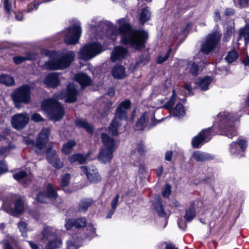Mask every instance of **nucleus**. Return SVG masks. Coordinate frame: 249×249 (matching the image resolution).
Masks as SVG:
<instances>
[{
    "label": "nucleus",
    "mask_w": 249,
    "mask_h": 249,
    "mask_svg": "<svg viewBox=\"0 0 249 249\" xmlns=\"http://www.w3.org/2000/svg\"><path fill=\"white\" fill-rule=\"evenodd\" d=\"M90 24V32L94 34V37L98 39L103 38L102 33L104 31H98L104 26L107 28L106 36L112 40H115L117 34H120L121 36V42L122 44L128 45L137 50H141L145 47V43L148 38L147 32L142 29H136L131 28L126 18H123L117 20L119 24V28L110 21H106L105 22H95L92 21Z\"/></svg>",
    "instance_id": "1"
},
{
    "label": "nucleus",
    "mask_w": 249,
    "mask_h": 249,
    "mask_svg": "<svg viewBox=\"0 0 249 249\" xmlns=\"http://www.w3.org/2000/svg\"><path fill=\"white\" fill-rule=\"evenodd\" d=\"M237 118L228 112H222L217 115V119L214 123L213 129L214 133L225 135L232 138L236 135V131L232 123Z\"/></svg>",
    "instance_id": "2"
},
{
    "label": "nucleus",
    "mask_w": 249,
    "mask_h": 249,
    "mask_svg": "<svg viewBox=\"0 0 249 249\" xmlns=\"http://www.w3.org/2000/svg\"><path fill=\"white\" fill-rule=\"evenodd\" d=\"M72 51H64L61 53L52 52L50 60L46 62L43 68L49 70H63L68 68L75 58Z\"/></svg>",
    "instance_id": "3"
},
{
    "label": "nucleus",
    "mask_w": 249,
    "mask_h": 249,
    "mask_svg": "<svg viewBox=\"0 0 249 249\" xmlns=\"http://www.w3.org/2000/svg\"><path fill=\"white\" fill-rule=\"evenodd\" d=\"M130 105V102L128 100H126L122 102L117 108L115 117L107 130L108 132L111 135H118V130L121 125V121L127 120V111Z\"/></svg>",
    "instance_id": "4"
},
{
    "label": "nucleus",
    "mask_w": 249,
    "mask_h": 249,
    "mask_svg": "<svg viewBox=\"0 0 249 249\" xmlns=\"http://www.w3.org/2000/svg\"><path fill=\"white\" fill-rule=\"evenodd\" d=\"M41 108L47 116L54 121L59 120L64 115L63 107L54 99L44 100L41 104Z\"/></svg>",
    "instance_id": "5"
},
{
    "label": "nucleus",
    "mask_w": 249,
    "mask_h": 249,
    "mask_svg": "<svg viewBox=\"0 0 249 249\" xmlns=\"http://www.w3.org/2000/svg\"><path fill=\"white\" fill-rule=\"evenodd\" d=\"M32 88L28 84H24L16 88L11 95L15 106L20 108L21 104H28L31 101Z\"/></svg>",
    "instance_id": "6"
},
{
    "label": "nucleus",
    "mask_w": 249,
    "mask_h": 249,
    "mask_svg": "<svg viewBox=\"0 0 249 249\" xmlns=\"http://www.w3.org/2000/svg\"><path fill=\"white\" fill-rule=\"evenodd\" d=\"M101 138L104 147L100 151L98 159L101 162L106 164L110 162L113 158L115 143L114 139L106 133H102Z\"/></svg>",
    "instance_id": "7"
},
{
    "label": "nucleus",
    "mask_w": 249,
    "mask_h": 249,
    "mask_svg": "<svg viewBox=\"0 0 249 249\" xmlns=\"http://www.w3.org/2000/svg\"><path fill=\"white\" fill-rule=\"evenodd\" d=\"M96 229L93 225L89 224L86 227V231L81 234L75 233L73 234L69 240L66 243V249H78L80 246V243L82 240L88 239L90 240L96 237Z\"/></svg>",
    "instance_id": "8"
},
{
    "label": "nucleus",
    "mask_w": 249,
    "mask_h": 249,
    "mask_svg": "<svg viewBox=\"0 0 249 249\" xmlns=\"http://www.w3.org/2000/svg\"><path fill=\"white\" fill-rule=\"evenodd\" d=\"M43 241H48L45 249H55L60 248L62 245L61 239L57 236L55 230L52 227H46L42 232Z\"/></svg>",
    "instance_id": "9"
},
{
    "label": "nucleus",
    "mask_w": 249,
    "mask_h": 249,
    "mask_svg": "<svg viewBox=\"0 0 249 249\" xmlns=\"http://www.w3.org/2000/svg\"><path fill=\"white\" fill-rule=\"evenodd\" d=\"M104 50L103 47L97 42L89 43L83 46L79 52V58L89 60L100 54Z\"/></svg>",
    "instance_id": "10"
},
{
    "label": "nucleus",
    "mask_w": 249,
    "mask_h": 249,
    "mask_svg": "<svg viewBox=\"0 0 249 249\" xmlns=\"http://www.w3.org/2000/svg\"><path fill=\"white\" fill-rule=\"evenodd\" d=\"M82 33L79 22L73 24L61 33L64 36V41L67 45L75 44L78 42Z\"/></svg>",
    "instance_id": "11"
},
{
    "label": "nucleus",
    "mask_w": 249,
    "mask_h": 249,
    "mask_svg": "<svg viewBox=\"0 0 249 249\" xmlns=\"http://www.w3.org/2000/svg\"><path fill=\"white\" fill-rule=\"evenodd\" d=\"M221 36V34L217 31L213 32L207 35L205 41L201 44V52L208 54L213 51L220 42Z\"/></svg>",
    "instance_id": "12"
},
{
    "label": "nucleus",
    "mask_w": 249,
    "mask_h": 249,
    "mask_svg": "<svg viewBox=\"0 0 249 249\" xmlns=\"http://www.w3.org/2000/svg\"><path fill=\"white\" fill-rule=\"evenodd\" d=\"M48 199L52 200L57 199L59 204L62 203V199L58 197L56 190L52 184L49 183L44 191L40 192L36 196V200L40 203H46Z\"/></svg>",
    "instance_id": "13"
},
{
    "label": "nucleus",
    "mask_w": 249,
    "mask_h": 249,
    "mask_svg": "<svg viewBox=\"0 0 249 249\" xmlns=\"http://www.w3.org/2000/svg\"><path fill=\"white\" fill-rule=\"evenodd\" d=\"M51 131L49 128H43L37 135L36 142V153L42 155L44 153V147L49 141Z\"/></svg>",
    "instance_id": "14"
},
{
    "label": "nucleus",
    "mask_w": 249,
    "mask_h": 249,
    "mask_svg": "<svg viewBox=\"0 0 249 249\" xmlns=\"http://www.w3.org/2000/svg\"><path fill=\"white\" fill-rule=\"evenodd\" d=\"M213 135L212 128L202 130L197 136L195 137L192 141V144L194 147L199 148L204 143L209 141Z\"/></svg>",
    "instance_id": "15"
},
{
    "label": "nucleus",
    "mask_w": 249,
    "mask_h": 249,
    "mask_svg": "<svg viewBox=\"0 0 249 249\" xmlns=\"http://www.w3.org/2000/svg\"><path fill=\"white\" fill-rule=\"evenodd\" d=\"M29 116L25 112L18 113L12 116L11 120L12 127L17 130L24 128L28 124Z\"/></svg>",
    "instance_id": "16"
},
{
    "label": "nucleus",
    "mask_w": 249,
    "mask_h": 249,
    "mask_svg": "<svg viewBox=\"0 0 249 249\" xmlns=\"http://www.w3.org/2000/svg\"><path fill=\"white\" fill-rule=\"evenodd\" d=\"M80 168L90 183L96 184L101 181L102 177L94 166H81Z\"/></svg>",
    "instance_id": "17"
},
{
    "label": "nucleus",
    "mask_w": 249,
    "mask_h": 249,
    "mask_svg": "<svg viewBox=\"0 0 249 249\" xmlns=\"http://www.w3.org/2000/svg\"><path fill=\"white\" fill-rule=\"evenodd\" d=\"M247 146V142L243 139H238L236 142H232L230 147V153L236 157H241L244 153Z\"/></svg>",
    "instance_id": "18"
},
{
    "label": "nucleus",
    "mask_w": 249,
    "mask_h": 249,
    "mask_svg": "<svg viewBox=\"0 0 249 249\" xmlns=\"http://www.w3.org/2000/svg\"><path fill=\"white\" fill-rule=\"evenodd\" d=\"M87 221L85 217H81L77 218H68L66 220L65 227L67 230L71 229L76 230L79 232L87 225Z\"/></svg>",
    "instance_id": "19"
},
{
    "label": "nucleus",
    "mask_w": 249,
    "mask_h": 249,
    "mask_svg": "<svg viewBox=\"0 0 249 249\" xmlns=\"http://www.w3.org/2000/svg\"><path fill=\"white\" fill-rule=\"evenodd\" d=\"M52 143L49 144L46 151L47 160L50 163L57 169L63 167V162L58 158L56 150L52 148Z\"/></svg>",
    "instance_id": "20"
},
{
    "label": "nucleus",
    "mask_w": 249,
    "mask_h": 249,
    "mask_svg": "<svg viewBox=\"0 0 249 249\" xmlns=\"http://www.w3.org/2000/svg\"><path fill=\"white\" fill-rule=\"evenodd\" d=\"M137 152L135 151H132L131 152V159L133 161H131V163L134 166H139L141 163V159L140 156L145 154V151L143 144L142 142H139L137 145Z\"/></svg>",
    "instance_id": "21"
},
{
    "label": "nucleus",
    "mask_w": 249,
    "mask_h": 249,
    "mask_svg": "<svg viewBox=\"0 0 249 249\" xmlns=\"http://www.w3.org/2000/svg\"><path fill=\"white\" fill-rule=\"evenodd\" d=\"M128 54V50L122 46H117L111 52V59L113 62L124 59Z\"/></svg>",
    "instance_id": "22"
},
{
    "label": "nucleus",
    "mask_w": 249,
    "mask_h": 249,
    "mask_svg": "<svg viewBox=\"0 0 249 249\" xmlns=\"http://www.w3.org/2000/svg\"><path fill=\"white\" fill-rule=\"evenodd\" d=\"M5 209L7 213L13 216H17L23 212L25 206L23 200L18 198L15 202L14 208H5Z\"/></svg>",
    "instance_id": "23"
},
{
    "label": "nucleus",
    "mask_w": 249,
    "mask_h": 249,
    "mask_svg": "<svg viewBox=\"0 0 249 249\" xmlns=\"http://www.w3.org/2000/svg\"><path fill=\"white\" fill-rule=\"evenodd\" d=\"M78 90L73 83H69L67 86L66 92L65 101L68 103H73L76 100Z\"/></svg>",
    "instance_id": "24"
},
{
    "label": "nucleus",
    "mask_w": 249,
    "mask_h": 249,
    "mask_svg": "<svg viewBox=\"0 0 249 249\" xmlns=\"http://www.w3.org/2000/svg\"><path fill=\"white\" fill-rule=\"evenodd\" d=\"M59 74L57 72L48 74L44 80V83L47 87L55 88L59 84Z\"/></svg>",
    "instance_id": "25"
},
{
    "label": "nucleus",
    "mask_w": 249,
    "mask_h": 249,
    "mask_svg": "<svg viewBox=\"0 0 249 249\" xmlns=\"http://www.w3.org/2000/svg\"><path fill=\"white\" fill-rule=\"evenodd\" d=\"M154 118V114L153 113L145 112L142 114L137 121L135 129L137 130H142L144 129L146 126L148 119L149 118Z\"/></svg>",
    "instance_id": "26"
},
{
    "label": "nucleus",
    "mask_w": 249,
    "mask_h": 249,
    "mask_svg": "<svg viewBox=\"0 0 249 249\" xmlns=\"http://www.w3.org/2000/svg\"><path fill=\"white\" fill-rule=\"evenodd\" d=\"M153 206L157 214L161 217L166 216V214L161 204V199L159 196H156L153 201Z\"/></svg>",
    "instance_id": "27"
},
{
    "label": "nucleus",
    "mask_w": 249,
    "mask_h": 249,
    "mask_svg": "<svg viewBox=\"0 0 249 249\" xmlns=\"http://www.w3.org/2000/svg\"><path fill=\"white\" fill-rule=\"evenodd\" d=\"M212 81V78L210 76H205L202 78H198L196 84V87L202 90H207L209 89V86Z\"/></svg>",
    "instance_id": "28"
},
{
    "label": "nucleus",
    "mask_w": 249,
    "mask_h": 249,
    "mask_svg": "<svg viewBox=\"0 0 249 249\" xmlns=\"http://www.w3.org/2000/svg\"><path fill=\"white\" fill-rule=\"evenodd\" d=\"M74 79L77 81L82 88L89 86L91 83L90 78L84 73H78L74 76Z\"/></svg>",
    "instance_id": "29"
},
{
    "label": "nucleus",
    "mask_w": 249,
    "mask_h": 249,
    "mask_svg": "<svg viewBox=\"0 0 249 249\" xmlns=\"http://www.w3.org/2000/svg\"><path fill=\"white\" fill-rule=\"evenodd\" d=\"M75 123L77 126L83 128L88 132L92 134L93 132V126L89 124L85 119L80 118H76Z\"/></svg>",
    "instance_id": "30"
},
{
    "label": "nucleus",
    "mask_w": 249,
    "mask_h": 249,
    "mask_svg": "<svg viewBox=\"0 0 249 249\" xmlns=\"http://www.w3.org/2000/svg\"><path fill=\"white\" fill-rule=\"evenodd\" d=\"M14 179L22 183H27V181L31 179L30 175H28L27 173L24 171L16 172L13 175Z\"/></svg>",
    "instance_id": "31"
},
{
    "label": "nucleus",
    "mask_w": 249,
    "mask_h": 249,
    "mask_svg": "<svg viewBox=\"0 0 249 249\" xmlns=\"http://www.w3.org/2000/svg\"><path fill=\"white\" fill-rule=\"evenodd\" d=\"M192 157L198 161H204L213 159V157L210 154L199 151L194 152Z\"/></svg>",
    "instance_id": "32"
},
{
    "label": "nucleus",
    "mask_w": 249,
    "mask_h": 249,
    "mask_svg": "<svg viewBox=\"0 0 249 249\" xmlns=\"http://www.w3.org/2000/svg\"><path fill=\"white\" fill-rule=\"evenodd\" d=\"M93 203V200L91 198H83L79 203L78 210L79 212L85 213L87 211L89 207Z\"/></svg>",
    "instance_id": "33"
},
{
    "label": "nucleus",
    "mask_w": 249,
    "mask_h": 249,
    "mask_svg": "<svg viewBox=\"0 0 249 249\" xmlns=\"http://www.w3.org/2000/svg\"><path fill=\"white\" fill-rule=\"evenodd\" d=\"M112 76L116 79H121L125 75V69L120 65L115 66L112 70Z\"/></svg>",
    "instance_id": "34"
},
{
    "label": "nucleus",
    "mask_w": 249,
    "mask_h": 249,
    "mask_svg": "<svg viewBox=\"0 0 249 249\" xmlns=\"http://www.w3.org/2000/svg\"><path fill=\"white\" fill-rule=\"evenodd\" d=\"M171 112L174 116L178 118L183 117L185 114L184 107L180 103H178Z\"/></svg>",
    "instance_id": "35"
},
{
    "label": "nucleus",
    "mask_w": 249,
    "mask_h": 249,
    "mask_svg": "<svg viewBox=\"0 0 249 249\" xmlns=\"http://www.w3.org/2000/svg\"><path fill=\"white\" fill-rule=\"evenodd\" d=\"M151 17V12L148 7L143 8L140 13L139 20L141 24H144L148 21Z\"/></svg>",
    "instance_id": "36"
},
{
    "label": "nucleus",
    "mask_w": 249,
    "mask_h": 249,
    "mask_svg": "<svg viewBox=\"0 0 249 249\" xmlns=\"http://www.w3.org/2000/svg\"><path fill=\"white\" fill-rule=\"evenodd\" d=\"M0 82L1 83L7 86H11L15 84V80L14 77L10 75L6 74H2L0 75Z\"/></svg>",
    "instance_id": "37"
},
{
    "label": "nucleus",
    "mask_w": 249,
    "mask_h": 249,
    "mask_svg": "<svg viewBox=\"0 0 249 249\" xmlns=\"http://www.w3.org/2000/svg\"><path fill=\"white\" fill-rule=\"evenodd\" d=\"M70 180L71 175L68 173L64 174L61 178V185L63 191L66 193H69L71 192L70 189L67 187L70 183Z\"/></svg>",
    "instance_id": "38"
},
{
    "label": "nucleus",
    "mask_w": 249,
    "mask_h": 249,
    "mask_svg": "<svg viewBox=\"0 0 249 249\" xmlns=\"http://www.w3.org/2000/svg\"><path fill=\"white\" fill-rule=\"evenodd\" d=\"M196 214V212L195 207L194 205L192 204L188 208L186 209L185 212L184 218L185 219L186 222H191L195 217Z\"/></svg>",
    "instance_id": "39"
},
{
    "label": "nucleus",
    "mask_w": 249,
    "mask_h": 249,
    "mask_svg": "<svg viewBox=\"0 0 249 249\" xmlns=\"http://www.w3.org/2000/svg\"><path fill=\"white\" fill-rule=\"evenodd\" d=\"M68 160L71 163L78 162L80 164H83L86 161V158L81 154H77L70 156Z\"/></svg>",
    "instance_id": "40"
},
{
    "label": "nucleus",
    "mask_w": 249,
    "mask_h": 249,
    "mask_svg": "<svg viewBox=\"0 0 249 249\" xmlns=\"http://www.w3.org/2000/svg\"><path fill=\"white\" fill-rule=\"evenodd\" d=\"M76 145L74 141L70 140L63 144L62 148V152L65 155H68L71 152L73 147Z\"/></svg>",
    "instance_id": "41"
},
{
    "label": "nucleus",
    "mask_w": 249,
    "mask_h": 249,
    "mask_svg": "<svg viewBox=\"0 0 249 249\" xmlns=\"http://www.w3.org/2000/svg\"><path fill=\"white\" fill-rule=\"evenodd\" d=\"M119 198V195H117L112 199L111 203V209L109 210L106 216L107 218H110L114 214L115 210L118 205Z\"/></svg>",
    "instance_id": "42"
},
{
    "label": "nucleus",
    "mask_w": 249,
    "mask_h": 249,
    "mask_svg": "<svg viewBox=\"0 0 249 249\" xmlns=\"http://www.w3.org/2000/svg\"><path fill=\"white\" fill-rule=\"evenodd\" d=\"M239 36V39L242 37L244 38L245 43L249 42V24H247L244 28L240 29Z\"/></svg>",
    "instance_id": "43"
},
{
    "label": "nucleus",
    "mask_w": 249,
    "mask_h": 249,
    "mask_svg": "<svg viewBox=\"0 0 249 249\" xmlns=\"http://www.w3.org/2000/svg\"><path fill=\"white\" fill-rule=\"evenodd\" d=\"M234 32V28L232 25L228 26L226 27V32L224 33L223 40L228 41Z\"/></svg>",
    "instance_id": "44"
},
{
    "label": "nucleus",
    "mask_w": 249,
    "mask_h": 249,
    "mask_svg": "<svg viewBox=\"0 0 249 249\" xmlns=\"http://www.w3.org/2000/svg\"><path fill=\"white\" fill-rule=\"evenodd\" d=\"M176 94L175 90H173V94L168 101L164 105L163 107L168 110L172 111V107L174 104Z\"/></svg>",
    "instance_id": "45"
},
{
    "label": "nucleus",
    "mask_w": 249,
    "mask_h": 249,
    "mask_svg": "<svg viewBox=\"0 0 249 249\" xmlns=\"http://www.w3.org/2000/svg\"><path fill=\"white\" fill-rule=\"evenodd\" d=\"M188 68L189 69V72L194 75L198 74L199 68L197 64L195 62L190 61L188 63Z\"/></svg>",
    "instance_id": "46"
},
{
    "label": "nucleus",
    "mask_w": 249,
    "mask_h": 249,
    "mask_svg": "<svg viewBox=\"0 0 249 249\" xmlns=\"http://www.w3.org/2000/svg\"><path fill=\"white\" fill-rule=\"evenodd\" d=\"M238 57V53L235 50H232L229 52L225 59L228 63H232L237 59Z\"/></svg>",
    "instance_id": "47"
},
{
    "label": "nucleus",
    "mask_w": 249,
    "mask_h": 249,
    "mask_svg": "<svg viewBox=\"0 0 249 249\" xmlns=\"http://www.w3.org/2000/svg\"><path fill=\"white\" fill-rule=\"evenodd\" d=\"M34 58V56L30 55L26 57L16 56L13 57V61L16 64H19L26 60H32Z\"/></svg>",
    "instance_id": "48"
},
{
    "label": "nucleus",
    "mask_w": 249,
    "mask_h": 249,
    "mask_svg": "<svg viewBox=\"0 0 249 249\" xmlns=\"http://www.w3.org/2000/svg\"><path fill=\"white\" fill-rule=\"evenodd\" d=\"M18 227L23 237H27V225L24 222L20 221L18 223Z\"/></svg>",
    "instance_id": "49"
},
{
    "label": "nucleus",
    "mask_w": 249,
    "mask_h": 249,
    "mask_svg": "<svg viewBox=\"0 0 249 249\" xmlns=\"http://www.w3.org/2000/svg\"><path fill=\"white\" fill-rule=\"evenodd\" d=\"M23 142L27 144L29 147L33 149L36 153V142L28 137H24L23 140Z\"/></svg>",
    "instance_id": "50"
},
{
    "label": "nucleus",
    "mask_w": 249,
    "mask_h": 249,
    "mask_svg": "<svg viewBox=\"0 0 249 249\" xmlns=\"http://www.w3.org/2000/svg\"><path fill=\"white\" fill-rule=\"evenodd\" d=\"M172 52V49L170 48L168 49L166 53H165L164 56L162 54H160L159 55L158 59H157V63H162L163 62H164L165 60H166L168 57H169L170 53Z\"/></svg>",
    "instance_id": "51"
},
{
    "label": "nucleus",
    "mask_w": 249,
    "mask_h": 249,
    "mask_svg": "<svg viewBox=\"0 0 249 249\" xmlns=\"http://www.w3.org/2000/svg\"><path fill=\"white\" fill-rule=\"evenodd\" d=\"M40 2L38 1H34L28 5L27 9L26 10L28 13L32 12L33 11L36 10L40 4Z\"/></svg>",
    "instance_id": "52"
},
{
    "label": "nucleus",
    "mask_w": 249,
    "mask_h": 249,
    "mask_svg": "<svg viewBox=\"0 0 249 249\" xmlns=\"http://www.w3.org/2000/svg\"><path fill=\"white\" fill-rule=\"evenodd\" d=\"M15 146L10 143L7 146L1 147L0 149V155L4 156L7 154L11 149L15 148Z\"/></svg>",
    "instance_id": "53"
},
{
    "label": "nucleus",
    "mask_w": 249,
    "mask_h": 249,
    "mask_svg": "<svg viewBox=\"0 0 249 249\" xmlns=\"http://www.w3.org/2000/svg\"><path fill=\"white\" fill-rule=\"evenodd\" d=\"M188 26L189 25H187L183 29H182L181 28H177L176 29V32L177 33V35L175 34V31H173V34H174L176 38H178L180 37L182 35L184 36L185 34L186 31L188 27Z\"/></svg>",
    "instance_id": "54"
},
{
    "label": "nucleus",
    "mask_w": 249,
    "mask_h": 249,
    "mask_svg": "<svg viewBox=\"0 0 249 249\" xmlns=\"http://www.w3.org/2000/svg\"><path fill=\"white\" fill-rule=\"evenodd\" d=\"M235 4H238L241 8L249 6V0H233Z\"/></svg>",
    "instance_id": "55"
},
{
    "label": "nucleus",
    "mask_w": 249,
    "mask_h": 249,
    "mask_svg": "<svg viewBox=\"0 0 249 249\" xmlns=\"http://www.w3.org/2000/svg\"><path fill=\"white\" fill-rule=\"evenodd\" d=\"M8 171V167L4 160L0 161V176Z\"/></svg>",
    "instance_id": "56"
},
{
    "label": "nucleus",
    "mask_w": 249,
    "mask_h": 249,
    "mask_svg": "<svg viewBox=\"0 0 249 249\" xmlns=\"http://www.w3.org/2000/svg\"><path fill=\"white\" fill-rule=\"evenodd\" d=\"M171 186L169 184H166L162 191V196L164 197H168L171 194Z\"/></svg>",
    "instance_id": "57"
},
{
    "label": "nucleus",
    "mask_w": 249,
    "mask_h": 249,
    "mask_svg": "<svg viewBox=\"0 0 249 249\" xmlns=\"http://www.w3.org/2000/svg\"><path fill=\"white\" fill-rule=\"evenodd\" d=\"M31 119L36 122H38L43 121V118L41 115L38 113H35L33 114L31 117Z\"/></svg>",
    "instance_id": "58"
},
{
    "label": "nucleus",
    "mask_w": 249,
    "mask_h": 249,
    "mask_svg": "<svg viewBox=\"0 0 249 249\" xmlns=\"http://www.w3.org/2000/svg\"><path fill=\"white\" fill-rule=\"evenodd\" d=\"M3 3L5 10L9 15L11 13V5L9 3V0H3Z\"/></svg>",
    "instance_id": "59"
},
{
    "label": "nucleus",
    "mask_w": 249,
    "mask_h": 249,
    "mask_svg": "<svg viewBox=\"0 0 249 249\" xmlns=\"http://www.w3.org/2000/svg\"><path fill=\"white\" fill-rule=\"evenodd\" d=\"M214 20L215 21L217 22L220 20L221 17L219 10H215L214 12Z\"/></svg>",
    "instance_id": "60"
},
{
    "label": "nucleus",
    "mask_w": 249,
    "mask_h": 249,
    "mask_svg": "<svg viewBox=\"0 0 249 249\" xmlns=\"http://www.w3.org/2000/svg\"><path fill=\"white\" fill-rule=\"evenodd\" d=\"M162 246H165L166 249H178L177 247L171 243H164Z\"/></svg>",
    "instance_id": "61"
},
{
    "label": "nucleus",
    "mask_w": 249,
    "mask_h": 249,
    "mask_svg": "<svg viewBox=\"0 0 249 249\" xmlns=\"http://www.w3.org/2000/svg\"><path fill=\"white\" fill-rule=\"evenodd\" d=\"M165 159L168 161H170L172 160V152L171 151H168L165 153Z\"/></svg>",
    "instance_id": "62"
},
{
    "label": "nucleus",
    "mask_w": 249,
    "mask_h": 249,
    "mask_svg": "<svg viewBox=\"0 0 249 249\" xmlns=\"http://www.w3.org/2000/svg\"><path fill=\"white\" fill-rule=\"evenodd\" d=\"M234 10L231 8H227L225 10V14L227 16H231L234 13Z\"/></svg>",
    "instance_id": "63"
},
{
    "label": "nucleus",
    "mask_w": 249,
    "mask_h": 249,
    "mask_svg": "<svg viewBox=\"0 0 249 249\" xmlns=\"http://www.w3.org/2000/svg\"><path fill=\"white\" fill-rule=\"evenodd\" d=\"M28 243L32 249H39L38 246L37 244L35 243L32 241H28Z\"/></svg>",
    "instance_id": "64"
}]
</instances>
